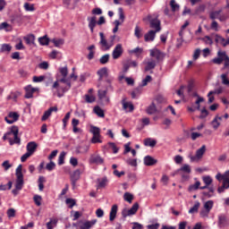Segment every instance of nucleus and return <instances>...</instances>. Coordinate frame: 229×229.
<instances>
[{"label": "nucleus", "mask_w": 229, "mask_h": 229, "mask_svg": "<svg viewBox=\"0 0 229 229\" xmlns=\"http://www.w3.org/2000/svg\"><path fill=\"white\" fill-rule=\"evenodd\" d=\"M59 72L62 76V79L57 80L53 84V89H57V96L58 98H62L69 89H71V79L68 78L69 70L67 66L59 68Z\"/></svg>", "instance_id": "f257e3e1"}, {"label": "nucleus", "mask_w": 229, "mask_h": 229, "mask_svg": "<svg viewBox=\"0 0 229 229\" xmlns=\"http://www.w3.org/2000/svg\"><path fill=\"white\" fill-rule=\"evenodd\" d=\"M16 182L15 189L12 191L14 196L19 194V191H22V187H24V175L22 174V165H19L16 168Z\"/></svg>", "instance_id": "f03ea898"}, {"label": "nucleus", "mask_w": 229, "mask_h": 229, "mask_svg": "<svg viewBox=\"0 0 229 229\" xmlns=\"http://www.w3.org/2000/svg\"><path fill=\"white\" fill-rule=\"evenodd\" d=\"M99 37L100 41L98 42V46H100L101 51H109L114 47V44H115V35L110 36L109 40H106L103 32H99Z\"/></svg>", "instance_id": "7ed1b4c3"}, {"label": "nucleus", "mask_w": 229, "mask_h": 229, "mask_svg": "<svg viewBox=\"0 0 229 229\" xmlns=\"http://www.w3.org/2000/svg\"><path fill=\"white\" fill-rule=\"evenodd\" d=\"M10 135H13L14 137L13 140L11 138L9 139V143L11 146H13V144H21V138H19V127L12 126L11 131L4 135L3 140H6Z\"/></svg>", "instance_id": "20e7f679"}, {"label": "nucleus", "mask_w": 229, "mask_h": 229, "mask_svg": "<svg viewBox=\"0 0 229 229\" xmlns=\"http://www.w3.org/2000/svg\"><path fill=\"white\" fill-rule=\"evenodd\" d=\"M223 62H225L224 64V69H226L229 67V56L228 55H226L225 51H218L217 52V57H215L213 59V64H216V65H221L223 64Z\"/></svg>", "instance_id": "39448f33"}, {"label": "nucleus", "mask_w": 229, "mask_h": 229, "mask_svg": "<svg viewBox=\"0 0 229 229\" xmlns=\"http://www.w3.org/2000/svg\"><path fill=\"white\" fill-rule=\"evenodd\" d=\"M191 172L192 169L191 168V165L188 164H184L182 165V166L177 169V173H181L182 182H187V180H189V174H191Z\"/></svg>", "instance_id": "423d86ee"}, {"label": "nucleus", "mask_w": 229, "mask_h": 229, "mask_svg": "<svg viewBox=\"0 0 229 229\" xmlns=\"http://www.w3.org/2000/svg\"><path fill=\"white\" fill-rule=\"evenodd\" d=\"M108 87H110V81H106V87L105 89H98V99L103 101L106 105L110 103V98L106 96V94H108Z\"/></svg>", "instance_id": "0eeeda50"}, {"label": "nucleus", "mask_w": 229, "mask_h": 229, "mask_svg": "<svg viewBox=\"0 0 229 229\" xmlns=\"http://www.w3.org/2000/svg\"><path fill=\"white\" fill-rule=\"evenodd\" d=\"M150 56L152 58H156V62L158 64L159 62H163L164 58H165V54L160 51L158 48L150 49Z\"/></svg>", "instance_id": "6e6552de"}, {"label": "nucleus", "mask_w": 229, "mask_h": 229, "mask_svg": "<svg viewBox=\"0 0 229 229\" xmlns=\"http://www.w3.org/2000/svg\"><path fill=\"white\" fill-rule=\"evenodd\" d=\"M97 74L99 76L98 78V87H103V85H106V81H103V78H108V68L103 67L98 71Z\"/></svg>", "instance_id": "1a4fd4ad"}, {"label": "nucleus", "mask_w": 229, "mask_h": 229, "mask_svg": "<svg viewBox=\"0 0 229 229\" xmlns=\"http://www.w3.org/2000/svg\"><path fill=\"white\" fill-rule=\"evenodd\" d=\"M118 13H119V20H116L114 21V28L113 29V33H117V31H119V26H121V24H123V22H124V12L123 11V8H119L118 9Z\"/></svg>", "instance_id": "9d476101"}, {"label": "nucleus", "mask_w": 229, "mask_h": 229, "mask_svg": "<svg viewBox=\"0 0 229 229\" xmlns=\"http://www.w3.org/2000/svg\"><path fill=\"white\" fill-rule=\"evenodd\" d=\"M214 208V200H208L204 202V210L200 211L201 217H208V214H210V210Z\"/></svg>", "instance_id": "9b49d317"}, {"label": "nucleus", "mask_w": 229, "mask_h": 229, "mask_svg": "<svg viewBox=\"0 0 229 229\" xmlns=\"http://www.w3.org/2000/svg\"><path fill=\"white\" fill-rule=\"evenodd\" d=\"M137 210H139V203H134L130 209H123L122 211L123 217H128V216H134L137 214Z\"/></svg>", "instance_id": "f8f14e48"}, {"label": "nucleus", "mask_w": 229, "mask_h": 229, "mask_svg": "<svg viewBox=\"0 0 229 229\" xmlns=\"http://www.w3.org/2000/svg\"><path fill=\"white\" fill-rule=\"evenodd\" d=\"M123 53H124V50L123 49V45L117 44L112 53L113 59L117 60L118 58H121V56H123Z\"/></svg>", "instance_id": "ddd939ff"}, {"label": "nucleus", "mask_w": 229, "mask_h": 229, "mask_svg": "<svg viewBox=\"0 0 229 229\" xmlns=\"http://www.w3.org/2000/svg\"><path fill=\"white\" fill-rule=\"evenodd\" d=\"M81 176V170L77 169L75 170L70 176L71 178V182H72V188L75 189L76 188V182H78V180H80Z\"/></svg>", "instance_id": "4468645a"}, {"label": "nucleus", "mask_w": 229, "mask_h": 229, "mask_svg": "<svg viewBox=\"0 0 229 229\" xmlns=\"http://www.w3.org/2000/svg\"><path fill=\"white\" fill-rule=\"evenodd\" d=\"M149 22H150V28L152 30H155L154 31L156 33H158L159 31H161L162 27H160V20H158V18L150 19Z\"/></svg>", "instance_id": "2eb2a0df"}, {"label": "nucleus", "mask_w": 229, "mask_h": 229, "mask_svg": "<svg viewBox=\"0 0 229 229\" xmlns=\"http://www.w3.org/2000/svg\"><path fill=\"white\" fill-rule=\"evenodd\" d=\"M229 220L228 216H226L225 214H220L218 216V226L219 228H225V226H228Z\"/></svg>", "instance_id": "dca6fc26"}, {"label": "nucleus", "mask_w": 229, "mask_h": 229, "mask_svg": "<svg viewBox=\"0 0 229 229\" xmlns=\"http://www.w3.org/2000/svg\"><path fill=\"white\" fill-rule=\"evenodd\" d=\"M4 120L8 124H13V123L19 121V114L11 112L9 113L8 117H5Z\"/></svg>", "instance_id": "f3484780"}, {"label": "nucleus", "mask_w": 229, "mask_h": 229, "mask_svg": "<svg viewBox=\"0 0 229 229\" xmlns=\"http://www.w3.org/2000/svg\"><path fill=\"white\" fill-rule=\"evenodd\" d=\"M37 90H38V89L37 88H32L31 85H29L27 87H25V98L26 99H31V98H33V94H35V92H37Z\"/></svg>", "instance_id": "a211bd4d"}, {"label": "nucleus", "mask_w": 229, "mask_h": 229, "mask_svg": "<svg viewBox=\"0 0 229 229\" xmlns=\"http://www.w3.org/2000/svg\"><path fill=\"white\" fill-rule=\"evenodd\" d=\"M122 105H123V110H125V112H133V110L135 109V107L133 106V104H131V102L126 101V98L122 99Z\"/></svg>", "instance_id": "6ab92c4d"}, {"label": "nucleus", "mask_w": 229, "mask_h": 229, "mask_svg": "<svg viewBox=\"0 0 229 229\" xmlns=\"http://www.w3.org/2000/svg\"><path fill=\"white\" fill-rule=\"evenodd\" d=\"M103 162H105V160L99 155L93 154L89 157V164L101 165Z\"/></svg>", "instance_id": "aec40b11"}, {"label": "nucleus", "mask_w": 229, "mask_h": 229, "mask_svg": "<svg viewBox=\"0 0 229 229\" xmlns=\"http://www.w3.org/2000/svg\"><path fill=\"white\" fill-rule=\"evenodd\" d=\"M53 112H58V107L57 106H53L50 107L48 110L45 111L43 116L41 117V121H47L49 117H51V114Z\"/></svg>", "instance_id": "412c9836"}, {"label": "nucleus", "mask_w": 229, "mask_h": 229, "mask_svg": "<svg viewBox=\"0 0 229 229\" xmlns=\"http://www.w3.org/2000/svg\"><path fill=\"white\" fill-rule=\"evenodd\" d=\"M143 64H146V66H145L146 72H148V71H153V69H155V67H157V61H155L153 59H149L148 61H144Z\"/></svg>", "instance_id": "4be33fe9"}, {"label": "nucleus", "mask_w": 229, "mask_h": 229, "mask_svg": "<svg viewBox=\"0 0 229 229\" xmlns=\"http://www.w3.org/2000/svg\"><path fill=\"white\" fill-rule=\"evenodd\" d=\"M87 21L89 22V28L91 33H94V29L96 28V25L98 24V18L96 16L88 17Z\"/></svg>", "instance_id": "5701e85b"}, {"label": "nucleus", "mask_w": 229, "mask_h": 229, "mask_svg": "<svg viewBox=\"0 0 229 229\" xmlns=\"http://www.w3.org/2000/svg\"><path fill=\"white\" fill-rule=\"evenodd\" d=\"M215 41L216 44H221L224 47H226V46H229V38H225L217 34L215 35Z\"/></svg>", "instance_id": "b1692460"}, {"label": "nucleus", "mask_w": 229, "mask_h": 229, "mask_svg": "<svg viewBox=\"0 0 229 229\" xmlns=\"http://www.w3.org/2000/svg\"><path fill=\"white\" fill-rule=\"evenodd\" d=\"M96 223H98L97 219H93V220H90V221L83 222L80 225V229H90V228H92V226H94V225H96Z\"/></svg>", "instance_id": "393cba45"}, {"label": "nucleus", "mask_w": 229, "mask_h": 229, "mask_svg": "<svg viewBox=\"0 0 229 229\" xmlns=\"http://www.w3.org/2000/svg\"><path fill=\"white\" fill-rule=\"evenodd\" d=\"M223 12V9H220L218 11H212L209 13V19L211 21H216V19H219V21H223V17H219Z\"/></svg>", "instance_id": "a878e982"}, {"label": "nucleus", "mask_w": 229, "mask_h": 229, "mask_svg": "<svg viewBox=\"0 0 229 229\" xmlns=\"http://www.w3.org/2000/svg\"><path fill=\"white\" fill-rule=\"evenodd\" d=\"M155 37H157V32H155V30H149L144 36L145 42H153V40H155Z\"/></svg>", "instance_id": "bb28decb"}, {"label": "nucleus", "mask_w": 229, "mask_h": 229, "mask_svg": "<svg viewBox=\"0 0 229 229\" xmlns=\"http://www.w3.org/2000/svg\"><path fill=\"white\" fill-rule=\"evenodd\" d=\"M38 145L35 141H30L27 144V152L33 155L37 151Z\"/></svg>", "instance_id": "cd10ccee"}, {"label": "nucleus", "mask_w": 229, "mask_h": 229, "mask_svg": "<svg viewBox=\"0 0 229 229\" xmlns=\"http://www.w3.org/2000/svg\"><path fill=\"white\" fill-rule=\"evenodd\" d=\"M195 96H196L197 99H196V101L193 105H194V106L197 110H200L201 109V103H203L205 101V98L203 97H200L198 94H195Z\"/></svg>", "instance_id": "c85d7f7f"}, {"label": "nucleus", "mask_w": 229, "mask_h": 229, "mask_svg": "<svg viewBox=\"0 0 229 229\" xmlns=\"http://www.w3.org/2000/svg\"><path fill=\"white\" fill-rule=\"evenodd\" d=\"M157 159L153 158L151 156H146L144 157V164L145 165H155L157 164Z\"/></svg>", "instance_id": "c756f323"}, {"label": "nucleus", "mask_w": 229, "mask_h": 229, "mask_svg": "<svg viewBox=\"0 0 229 229\" xmlns=\"http://www.w3.org/2000/svg\"><path fill=\"white\" fill-rule=\"evenodd\" d=\"M24 40L28 46H37L35 44V35L33 34L24 37Z\"/></svg>", "instance_id": "7c9ffc66"}, {"label": "nucleus", "mask_w": 229, "mask_h": 229, "mask_svg": "<svg viewBox=\"0 0 229 229\" xmlns=\"http://www.w3.org/2000/svg\"><path fill=\"white\" fill-rule=\"evenodd\" d=\"M117 205H113L111 208L110 215H109V220L114 221L117 216Z\"/></svg>", "instance_id": "2f4dec72"}, {"label": "nucleus", "mask_w": 229, "mask_h": 229, "mask_svg": "<svg viewBox=\"0 0 229 229\" xmlns=\"http://www.w3.org/2000/svg\"><path fill=\"white\" fill-rule=\"evenodd\" d=\"M205 151H207V146L203 145L200 148L197 149L196 155L198 160H200V158H203V155H205Z\"/></svg>", "instance_id": "473e14b6"}, {"label": "nucleus", "mask_w": 229, "mask_h": 229, "mask_svg": "<svg viewBox=\"0 0 229 229\" xmlns=\"http://www.w3.org/2000/svg\"><path fill=\"white\" fill-rule=\"evenodd\" d=\"M89 149H90V147L89 145H82L76 148V153H81V154L89 153Z\"/></svg>", "instance_id": "72a5a7b5"}, {"label": "nucleus", "mask_w": 229, "mask_h": 229, "mask_svg": "<svg viewBox=\"0 0 229 229\" xmlns=\"http://www.w3.org/2000/svg\"><path fill=\"white\" fill-rule=\"evenodd\" d=\"M144 146H148L149 148H155L157 146V140L151 138L145 139Z\"/></svg>", "instance_id": "f704fd0d"}, {"label": "nucleus", "mask_w": 229, "mask_h": 229, "mask_svg": "<svg viewBox=\"0 0 229 229\" xmlns=\"http://www.w3.org/2000/svg\"><path fill=\"white\" fill-rule=\"evenodd\" d=\"M147 114H148V115H153V114L157 113V106L155 105V103H152L150 106H148L146 109Z\"/></svg>", "instance_id": "c9c22d12"}, {"label": "nucleus", "mask_w": 229, "mask_h": 229, "mask_svg": "<svg viewBox=\"0 0 229 229\" xmlns=\"http://www.w3.org/2000/svg\"><path fill=\"white\" fill-rule=\"evenodd\" d=\"M223 117L221 116H216L215 117V119L212 121V126L215 130H217V128H219L220 124H221V121H222Z\"/></svg>", "instance_id": "e433bc0d"}, {"label": "nucleus", "mask_w": 229, "mask_h": 229, "mask_svg": "<svg viewBox=\"0 0 229 229\" xmlns=\"http://www.w3.org/2000/svg\"><path fill=\"white\" fill-rule=\"evenodd\" d=\"M90 133L93 134V136H99L101 135V129H99V127L91 125L90 126V130H89Z\"/></svg>", "instance_id": "4c0bfd02"}, {"label": "nucleus", "mask_w": 229, "mask_h": 229, "mask_svg": "<svg viewBox=\"0 0 229 229\" xmlns=\"http://www.w3.org/2000/svg\"><path fill=\"white\" fill-rule=\"evenodd\" d=\"M58 225V219L56 218H51L48 223H47V229H53L55 226Z\"/></svg>", "instance_id": "58836bf2"}, {"label": "nucleus", "mask_w": 229, "mask_h": 229, "mask_svg": "<svg viewBox=\"0 0 229 229\" xmlns=\"http://www.w3.org/2000/svg\"><path fill=\"white\" fill-rule=\"evenodd\" d=\"M98 189H103L105 187H106V183H108V179H106V177H104L102 179H98Z\"/></svg>", "instance_id": "ea45409f"}, {"label": "nucleus", "mask_w": 229, "mask_h": 229, "mask_svg": "<svg viewBox=\"0 0 229 229\" xmlns=\"http://www.w3.org/2000/svg\"><path fill=\"white\" fill-rule=\"evenodd\" d=\"M200 40H202L206 46H212V44H214V40H212L210 36H205L204 38H201Z\"/></svg>", "instance_id": "a19ab883"}, {"label": "nucleus", "mask_w": 229, "mask_h": 229, "mask_svg": "<svg viewBox=\"0 0 229 229\" xmlns=\"http://www.w3.org/2000/svg\"><path fill=\"white\" fill-rule=\"evenodd\" d=\"M38 42L41 46H49V38H47V36H43L38 38Z\"/></svg>", "instance_id": "79ce46f5"}, {"label": "nucleus", "mask_w": 229, "mask_h": 229, "mask_svg": "<svg viewBox=\"0 0 229 229\" xmlns=\"http://www.w3.org/2000/svg\"><path fill=\"white\" fill-rule=\"evenodd\" d=\"M1 53H10L12 47L10 44H3L0 48Z\"/></svg>", "instance_id": "37998d69"}, {"label": "nucleus", "mask_w": 229, "mask_h": 229, "mask_svg": "<svg viewBox=\"0 0 229 229\" xmlns=\"http://www.w3.org/2000/svg\"><path fill=\"white\" fill-rule=\"evenodd\" d=\"M23 7L26 12H35V4H34L25 3Z\"/></svg>", "instance_id": "c03bdc74"}, {"label": "nucleus", "mask_w": 229, "mask_h": 229, "mask_svg": "<svg viewBox=\"0 0 229 229\" xmlns=\"http://www.w3.org/2000/svg\"><path fill=\"white\" fill-rule=\"evenodd\" d=\"M226 189H229V182H223L222 186H219L217 189L218 194L223 193Z\"/></svg>", "instance_id": "a18cd8bd"}, {"label": "nucleus", "mask_w": 229, "mask_h": 229, "mask_svg": "<svg viewBox=\"0 0 229 229\" xmlns=\"http://www.w3.org/2000/svg\"><path fill=\"white\" fill-rule=\"evenodd\" d=\"M94 112L98 117H105V111H103V109H101V107L98 106L94 107Z\"/></svg>", "instance_id": "49530a36"}, {"label": "nucleus", "mask_w": 229, "mask_h": 229, "mask_svg": "<svg viewBox=\"0 0 229 229\" xmlns=\"http://www.w3.org/2000/svg\"><path fill=\"white\" fill-rule=\"evenodd\" d=\"M199 207H200L199 202L196 201L194 206L191 208H190L189 214H196V212H198V210H199Z\"/></svg>", "instance_id": "de8ad7c7"}, {"label": "nucleus", "mask_w": 229, "mask_h": 229, "mask_svg": "<svg viewBox=\"0 0 229 229\" xmlns=\"http://www.w3.org/2000/svg\"><path fill=\"white\" fill-rule=\"evenodd\" d=\"M170 6L172 8V12H178V10H180V4H176V0H171Z\"/></svg>", "instance_id": "09e8293b"}, {"label": "nucleus", "mask_w": 229, "mask_h": 229, "mask_svg": "<svg viewBox=\"0 0 229 229\" xmlns=\"http://www.w3.org/2000/svg\"><path fill=\"white\" fill-rule=\"evenodd\" d=\"M123 199L127 201V203H131V201H133V195L130 192H125L123 194Z\"/></svg>", "instance_id": "8fccbe9b"}, {"label": "nucleus", "mask_w": 229, "mask_h": 229, "mask_svg": "<svg viewBox=\"0 0 229 229\" xmlns=\"http://www.w3.org/2000/svg\"><path fill=\"white\" fill-rule=\"evenodd\" d=\"M216 178L218 182H228V178L225 176V174H217L216 175Z\"/></svg>", "instance_id": "3c124183"}, {"label": "nucleus", "mask_w": 229, "mask_h": 229, "mask_svg": "<svg viewBox=\"0 0 229 229\" xmlns=\"http://www.w3.org/2000/svg\"><path fill=\"white\" fill-rule=\"evenodd\" d=\"M142 92V86L140 88H136L132 92H131V98L132 99H135V98H137V96L140 95Z\"/></svg>", "instance_id": "603ef678"}, {"label": "nucleus", "mask_w": 229, "mask_h": 229, "mask_svg": "<svg viewBox=\"0 0 229 229\" xmlns=\"http://www.w3.org/2000/svg\"><path fill=\"white\" fill-rule=\"evenodd\" d=\"M199 185H201V182L199 181H197L194 184L190 185V192H192V191H198V189H199Z\"/></svg>", "instance_id": "864d4df0"}, {"label": "nucleus", "mask_w": 229, "mask_h": 229, "mask_svg": "<svg viewBox=\"0 0 229 229\" xmlns=\"http://www.w3.org/2000/svg\"><path fill=\"white\" fill-rule=\"evenodd\" d=\"M134 35L137 38H142V29H140L139 26H136L134 30Z\"/></svg>", "instance_id": "5fc2aeb1"}, {"label": "nucleus", "mask_w": 229, "mask_h": 229, "mask_svg": "<svg viewBox=\"0 0 229 229\" xmlns=\"http://www.w3.org/2000/svg\"><path fill=\"white\" fill-rule=\"evenodd\" d=\"M202 182L205 183V185L208 186L212 184V177H210L209 175L204 176L202 177Z\"/></svg>", "instance_id": "6e6d98bb"}, {"label": "nucleus", "mask_w": 229, "mask_h": 229, "mask_svg": "<svg viewBox=\"0 0 229 229\" xmlns=\"http://www.w3.org/2000/svg\"><path fill=\"white\" fill-rule=\"evenodd\" d=\"M5 30V31H12V26L8 22L4 21L0 25V30Z\"/></svg>", "instance_id": "4d7b16f0"}, {"label": "nucleus", "mask_w": 229, "mask_h": 229, "mask_svg": "<svg viewBox=\"0 0 229 229\" xmlns=\"http://www.w3.org/2000/svg\"><path fill=\"white\" fill-rule=\"evenodd\" d=\"M152 81L153 78L151 77V75H147L146 78L143 79L141 82V87H146V85H148V83H151Z\"/></svg>", "instance_id": "13d9d810"}, {"label": "nucleus", "mask_w": 229, "mask_h": 229, "mask_svg": "<svg viewBox=\"0 0 229 229\" xmlns=\"http://www.w3.org/2000/svg\"><path fill=\"white\" fill-rule=\"evenodd\" d=\"M108 60H110V55L106 54L99 59V62L102 65H105V64H108Z\"/></svg>", "instance_id": "bf43d9fd"}, {"label": "nucleus", "mask_w": 229, "mask_h": 229, "mask_svg": "<svg viewBox=\"0 0 229 229\" xmlns=\"http://www.w3.org/2000/svg\"><path fill=\"white\" fill-rule=\"evenodd\" d=\"M103 140H101V135L98 136H93L91 138V143L92 144H101Z\"/></svg>", "instance_id": "052dcab7"}, {"label": "nucleus", "mask_w": 229, "mask_h": 229, "mask_svg": "<svg viewBox=\"0 0 229 229\" xmlns=\"http://www.w3.org/2000/svg\"><path fill=\"white\" fill-rule=\"evenodd\" d=\"M33 199H34L35 205H37V207H40V205H42V196L35 195Z\"/></svg>", "instance_id": "680f3d73"}, {"label": "nucleus", "mask_w": 229, "mask_h": 229, "mask_svg": "<svg viewBox=\"0 0 229 229\" xmlns=\"http://www.w3.org/2000/svg\"><path fill=\"white\" fill-rule=\"evenodd\" d=\"M65 155H66V153L64 152V151L60 153L59 158H58V165H64V160H65Z\"/></svg>", "instance_id": "e2e57ef3"}, {"label": "nucleus", "mask_w": 229, "mask_h": 229, "mask_svg": "<svg viewBox=\"0 0 229 229\" xmlns=\"http://www.w3.org/2000/svg\"><path fill=\"white\" fill-rule=\"evenodd\" d=\"M220 78L223 85H229L228 73H223Z\"/></svg>", "instance_id": "0e129e2a"}, {"label": "nucleus", "mask_w": 229, "mask_h": 229, "mask_svg": "<svg viewBox=\"0 0 229 229\" xmlns=\"http://www.w3.org/2000/svg\"><path fill=\"white\" fill-rule=\"evenodd\" d=\"M66 205H69V208H72L76 205V199H66Z\"/></svg>", "instance_id": "69168bd1"}, {"label": "nucleus", "mask_w": 229, "mask_h": 229, "mask_svg": "<svg viewBox=\"0 0 229 229\" xmlns=\"http://www.w3.org/2000/svg\"><path fill=\"white\" fill-rule=\"evenodd\" d=\"M53 44L55 47H60V46H64V39H52Z\"/></svg>", "instance_id": "338daca9"}, {"label": "nucleus", "mask_w": 229, "mask_h": 229, "mask_svg": "<svg viewBox=\"0 0 229 229\" xmlns=\"http://www.w3.org/2000/svg\"><path fill=\"white\" fill-rule=\"evenodd\" d=\"M86 103H94L96 101V97L93 95H85Z\"/></svg>", "instance_id": "774afa93"}]
</instances>
